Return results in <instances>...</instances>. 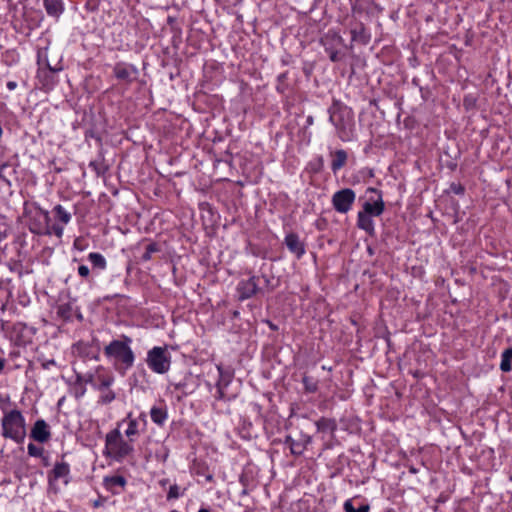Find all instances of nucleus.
<instances>
[{
  "label": "nucleus",
  "instance_id": "obj_61",
  "mask_svg": "<svg viewBox=\"0 0 512 512\" xmlns=\"http://www.w3.org/2000/svg\"><path fill=\"white\" fill-rule=\"evenodd\" d=\"M384 512H396V511L392 508H389V509L385 510Z\"/></svg>",
  "mask_w": 512,
  "mask_h": 512
},
{
  "label": "nucleus",
  "instance_id": "obj_50",
  "mask_svg": "<svg viewBox=\"0 0 512 512\" xmlns=\"http://www.w3.org/2000/svg\"><path fill=\"white\" fill-rule=\"evenodd\" d=\"M204 477H205L206 481H208V482H213V481H214L213 474H212V473H210V472L206 473V474L204 475Z\"/></svg>",
  "mask_w": 512,
  "mask_h": 512
},
{
  "label": "nucleus",
  "instance_id": "obj_5",
  "mask_svg": "<svg viewBox=\"0 0 512 512\" xmlns=\"http://www.w3.org/2000/svg\"><path fill=\"white\" fill-rule=\"evenodd\" d=\"M113 382L114 375L103 366H98L93 373L76 372V384H91L97 390H104V388L110 387Z\"/></svg>",
  "mask_w": 512,
  "mask_h": 512
},
{
  "label": "nucleus",
  "instance_id": "obj_6",
  "mask_svg": "<svg viewBox=\"0 0 512 512\" xmlns=\"http://www.w3.org/2000/svg\"><path fill=\"white\" fill-rule=\"evenodd\" d=\"M146 363L157 374H165L171 365V355L167 347L155 346L147 352Z\"/></svg>",
  "mask_w": 512,
  "mask_h": 512
},
{
  "label": "nucleus",
  "instance_id": "obj_18",
  "mask_svg": "<svg viewBox=\"0 0 512 512\" xmlns=\"http://www.w3.org/2000/svg\"><path fill=\"white\" fill-rule=\"evenodd\" d=\"M330 155L332 157L331 170L336 173L346 165L348 154L345 150L339 149L331 152Z\"/></svg>",
  "mask_w": 512,
  "mask_h": 512
},
{
  "label": "nucleus",
  "instance_id": "obj_63",
  "mask_svg": "<svg viewBox=\"0 0 512 512\" xmlns=\"http://www.w3.org/2000/svg\"><path fill=\"white\" fill-rule=\"evenodd\" d=\"M270 328L273 329V330L277 329V327L275 325H273L272 323H270Z\"/></svg>",
  "mask_w": 512,
  "mask_h": 512
},
{
  "label": "nucleus",
  "instance_id": "obj_27",
  "mask_svg": "<svg viewBox=\"0 0 512 512\" xmlns=\"http://www.w3.org/2000/svg\"><path fill=\"white\" fill-rule=\"evenodd\" d=\"M217 368L219 371V379L216 386L227 388L233 378V373L231 371L224 370L221 366H218Z\"/></svg>",
  "mask_w": 512,
  "mask_h": 512
},
{
  "label": "nucleus",
  "instance_id": "obj_2",
  "mask_svg": "<svg viewBox=\"0 0 512 512\" xmlns=\"http://www.w3.org/2000/svg\"><path fill=\"white\" fill-rule=\"evenodd\" d=\"M329 121L336 129L337 136L343 142L354 138L355 121L354 113L350 107L337 99H333L328 108Z\"/></svg>",
  "mask_w": 512,
  "mask_h": 512
},
{
  "label": "nucleus",
  "instance_id": "obj_26",
  "mask_svg": "<svg viewBox=\"0 0 512 512\" xmlns=\"http://www.w3.org/2000/svg\"><path fill=\"white\" fill-rule=\"evenodd\" d=\"M285 444L289 445L290 447V452L292 455L294 456H300L302 455L304 449H305V445L302 444L301 442H297L295 441L291 436H286L285 438V441H284Z\"/></svg>",
  "mask_w": 512,
  "mask_h": 512
},
{
  "label": "nucleus",
  "instance_id": "obj_29",
  "mask_svg": "<svg viewBox=\"0 0 512 512\" xmlns=\"http://www.w3.org/2000/svg\"><path fill=\"white\" fill-rule=\"evenodd\" d=\"M512 348H508L502 352L500 369L503 372H509L512 369Z\"/></svg>",
  "mask_w": 512,
  "mask_h": 512
},
{
  "label": "nucleus",
  "instance_id": "obj_49",
  "mask_svg": "<svg viewBox=\"0 0 512 512\" xmlns=\"http://www.w3.org/2000/svg\"><path fill=\"white\" fill-rule=\"evenodd\" d=\"M17 87V83L15 81H9L7 82V88L9 90H14Z\"/></svg>",
  "mask_w": 512,
  "mask_h": 512
},
{
  "label": "nucleus",
  "instance_id": "obj_11",
  "mask_svg": "<svg viewBox=\"0 0 512 512\" xmlns=\"http://www.w3.org/2000/svg\"><path fill=\"white\" fill-rule=\"evenodd\" d=\"M367 192L376 194L377 198L365 201L362 206L361 212L371 217H378L384 212L385 209V204L382 199V192L372 187L368 188Z\"/></svg>",
  "mask_w": 512,
  "mask_h": 512
},
{
  "label": "nucleus",
  "instance_id": "obj_15",
  "mask_svg": "<svg viewBox=\"0 0 512 512\" xmlns=\"http://www.w3.org/2000/svg\"><path fill=\"white\" fill-rule=\"evenodd\" d=\"M284 243L288 250L293 253L298 259L305 254V245L300 240L298 234L291 232L285 236Z\"/></svg>",
  "mask_w": 512,
  "mask_h": 512
},
{
  "label": "nucleus",
  "instance_id": "obj_17",
  "mask_svg": "<svg viewBox=\"0 0 512 512\" xmlns=\"http://www.w3.org/2000/svg\"><path fill=\"white\" fill-rule=\"evenodd\" d=\"M357 227L370 236L375 235V226L372 217L361 211H359L357 215Z\"/></svg>",
  "mask_w": 512,
  "mask_h": 512
},
{
  "label": "nucleus",
  "instance_id": "obj_4",
  "mask_svg": "<svg viewBox=\"0 0 512 512\" xmlns=\"http://www.w3.org/2000/svg\"><path fill=\"white\" fill-rule=\"evenodd\" d=\"M106 455L117 462L123 461L134 452L132 442L124 440L119 429H113L106 434Z\"/></svg>",
  "mask_w": 512,
  "mask_h": 512
},
{
  "label": "nucleus",
  "instance_id": "obj_58",
  "mask_svg": "<svg viewBox=\"0 0 512 512\" xmlns=\"http://www.w3.org/2000/svg\"><path fill=\"white\" fill-rule=\"evenodd\" d=\"M183 385L181 383L175 384L176 389H180Z\"/></svg>",
  "mask_w": 512,
  "mask_h": 512
},
{
  "label": "nucleus",
  "instance_id": "obj_57",
  "mask_svg": "<svg viewBox=\"0 0 512 512\" xmlns=\"http://www.w3.org/2000/svg\"><path fill=\"white\" fill-rule=\"evenodd\" d=\"M167 21H168L169 24H172L174 22V18L173 17H168Z\"/></svg>",
  "mask_w": 512,
  "mask_h": 512
},
{
  "label": "nucleus",
  "instance_id": "obj_19",
  "mask_svg": "<svg viewBox=\"0 0 512 512\" xmlns=\"http://www.w3.org/2000/svg\"><path fill=\"white\" fill-rule=\"evenodd\" d=\"M44 7L49 16L56 18L64 11L62 0H44Z\"/></svg>",
  "mask_w": 512,
  "mask_h": 512
},
{
  "label": "nucleus",
  "instance_id": "obj_52",
  "mask_svg": "<svg viewBox=\"0 0 512 512\" xmlns=\"http://www.w3.org/2000/svg\"><path fill=\"white\" fill-rule=\"evenodd\" d=\"M168 483H169V479H167V478L161 479L159 481V484H160L161 487H165Z\"/></svg>",
  "mask_w": 512,
  "mask_h": 512
},
{
  "label": "nucleus",
  "instance_id": "obj_13",
  "mask_svg": "<svg viewBox=\"0 0 512 512\" xmlns=\"http://www.w3.org/2000/svg\"><path fill=\"white\" fill-rule=\"evenodd\" d=\"M321 45L325 51L346 47L343 37L339 32L329 29L320 39Z\"/></svg>",
  "mask_w": 512,
  "mask_h": 512
},
{
  "label": "nucleus",
  "instance_id": "obj_55",
  "mask_svg": "<svg viewBox=\"0 0 512 512\" xmlns=\"http://www.w3.org/2000/svg\"><path fill=\"white\" fill-rule=\"evenodd\" d=\"M43 464H44L45 466H49L48 457H43Z\"/></svg>",
  "mask_w": 512,
  "mask_h": 512
},
{
  "label": "nucleus",
  "instance_id": "obj_14",
  "mask_svg": "<svg viewBox=\"0 0 512 512\" xmlns=\"http://www.w3.org/2000/svg\"><path fill=\"white\" fill-rule=\"evenodd\" d=\"M30 437L37 442L45 443L51 437L49 425L43 419H38L30 432Z\"/></svg>",
  "mask_w": 512,
  "mask_h": 512
},
{
  "label": "nucleus",
  "instance_id": "obj_8",
  "mask_svg": "<svg viewBox=\"0 0 512 512\" xmlns=\"http://www.w3.org/2000/svg\"><path fill=\"white\" fill-rule=\"evenodd\" d=\"M40 65L37 71V80L40 84V88L44 91H50L54 88V86L58 83L57 73L60 69H56L50 66L48 62Z\"/></svg>",
  "mask_w": 512,
  "mask_h": 512
},
{
  "label": "nucleus",
  "instance_id": "obj_59",
  "mask_svg": "<svg viewBox=\"0 0 512 512\" xmlns=\"http://www.w3.org/2000/svg\"><path fill=\"white\" fill-rule=\"evenodd\" d=\"M76 316L79 320H82V314L80 312H78Z\"/></svg>",
  "mask_w": 512,
  "mask_h": 512
},
{
  "label": "nucleus",
  "instance_id": "obj_41",
  "mask_svg": "<svg viewBox=\"0 0 512 512\" xmlns=\"http://www.w3.org/2000/svg\"><path fill=\"white\" fill-rule=\"evenodd\" d=\"M287 80V72H284V73H281L280 75H278L277 77V91L281 92V93H284L285 89H286V82Z\"/></svg>",
  "mask_w": 512,
  "mask_h": 512
},
{
  "label": "nucleus",
  "instance_id": "obj_31",
  "mask_svg": "<svg viewBox=\"0 0 512 512\" xmlns=\"http://www.w3.org/2000/svg\"><path fill=\"white\" fill-rule=\"evenodd\" d=\"M302 383L304 385L305 392L315 393L318 390V382L310 376L304 375Z\"/></svg>",
  "mask_w": 512,
  "mask_h": 512
},
{
  "label": "nucleus",
  "instance_id": "obj_64",
  "mask_svg": "<svg viewBox=\"0 0 512 512\" xmlns=\"http://www.w3.org/2000/svg\"><path fill=\"white\" fill-rule=\"evenodd\" d=\"M319 163H320V165H321V166L323 165V159H322V157H320V158H319Z\"/></svg>",
  "mask_w": 512,
  "mask_h": 512
},
{
  "label": "nucleus",
  "instance_id": "obj_25",
  "mask_svg": "<svg viewBox=\"0 0 512 512\" xmlns=\"http://www.w3.org/2000/svg\"><path fill=\"white\" fill-rule=\"evenodd\" d=\"M88 260L92 264L93 268L104 270L107 266V261L105 257L98 252H91L88 255Z\"/></svg>",
  "mask_w": 512,
  "mask_h": 512
},
{
  "label": "nucleus",
  "instance_id": "obj_10",
  "mask_svg": "<svg viewBox=\"0 0 512 512\" xmlns=\"http://www.w3.org/2000/svg\"><path fill=\"white\" fill-rule=\"evenodd\" d=\"M113 74L120 82L130 85L137 79L139 71L135 65L120 61L115 63Z\"/></svg>",
  "mask_w": 512,
  "mask_h": 512
},
{
  "label": "nucleus",
  "instance_id": "obj_51",
  "mask_svg": "<svg viewBox=\"0 0 512 512\" xmlns=\"http://www.w3.org/2000/svg\"><path fill=\"white\" fill-rule=\"evenodd\" d=\"M5 364H6L5 358L0 356V373H2V371H3L4 367H5Z\"/></svg>",
  "mask_w": 512,
  "mask_h": 512
},
{
  "label": "nucleus",
  "instance_id": "obj_60",
  "mask_svg": "<svg viewBox=\"0 0 512 512\" xmlns=\"http://www.w3.org/2000/svg\"><path fill=\"white\" fill-rule=\"evenodd\" d=\"M198 512H210L208 509L202 508Z\"/></svg>",
  "mask_w": 512,
  "mask_h": 512
},
{
  "label": "nucleus",
  "instance_id": "obj_40",
  "mask_svg": "<svg viewBox=\"0 0 512 512\" xmlns=\"http://www.w3.org/2000/svg\"><path fill=\"white\" fill-rule=\"evenodd\" d=\"M10 170V164L7 163V162H4V163H1L0 164V179L5 181V182H9L8 180V176L11 174L9 172Z\"/></svg>",
  "mask_w": 512,
  "mask_h": 512
},
{
  "label": "nucleus",
  "instance_id": "obj_32",
  "mask_svg": "<svg viewBox=\"0 0 512 512\" xmlns=\"http://www.w3.org/2000/svg\"><path fill=\"white\" fill-rule=\"evenodd\" d=\"M351 38L352 41H361L366 44L368 39L365 36V28L362 24H360L359 28H354L351 30Z\"/></svg>",
  "mask_w": 512,
  "mask_h": 512
},
{
  "label": "nucleus",
  "instance_id": "obj_53",
  "mask_svg": "<svg viewBox=\"0 0 512 512\" xmlns=\"http://www.w3.org/2000/svg\"><path fill=\"white\" fill-rule=\"evenodd\" d=\"M311 441H312L311 436H306L304 442H301V443L304 444L306 447L308 444L311 443Z\"/></svg>",
  "mask_w": 512,
  "mask_h": 512
},
{
  "label": "nucleus",
  "instance_id": "obj_1",
  "mask_svg": "<svg viewBox=\"0 0 512 512\" xmlns=\"http://www.w3.org/2000/svg\"><path fill=\"white\" fill-rule=\"evenodd\" d=\"M131 343L132 339L129 336L122 335L121 339L113 340L104 347V355L122 376L133 366L135 361Z\"/></svg>",
  "mask_w": 512,
  "mask_h": 512
},
{
  "label": "nucleus",
  "instance_id": "obj_24",
  "mask_svg": "<svg viewBox=\"0 0 512 512\" xmlns=\"http://www.w3.org/2000/svg\"><path fill=\"white\" fill-rule=\"evenodd\" d=\"M74 307L71 303H63L57 307V316L64 321H71L74 315Z\"/></svg>",
  "mask_w": 512,
  "mask_h": 512
},
{
  "label": "nucleus",
  "instance_id": "obj_42",
  "mask_svg": "<svg viewBox=\"0 0 512 512\" xmlns=\"http://www.w3.org/2000/svg\"><path fill=\"white\" fill-rule=\"evenodd\" d=\"M450 192L456 194V195H462L465 192V188L460 183H451L449 187Z\"/></svg>",
  "mask_w": 512,
  "mask_h": 512
},
{
  "label": "nucleus",
  "instance_id": "obj_46",
  "mask_svg": "<svg viewBox=\"0 0 512 512\" xmlns=\"http://www.w3.org/2000/svg\"><path fill=\"white\" fill-rule=\"evenodd\" d=\"M195 473L198 476H204L206 473H208V468L204 464H197L195 467Z\"/></svg>",
  "mask_w": 512,
  "mask_h": 512
},
{
  "label": "nucleus",
  "instance_id": "obj_37",
  "mask_svg": "<svg viewBox=\"0 0 512 512\" xmlns=\"http://www.w3.org/2000/svg\"><path fill=\"white\" fill-rule=\"evenodd\" d=\"M159 251V248L156 243H150L146 246V250L142 255L143 261H149L151 259L152 253Z\"/></svg>",
  "mask_w": 512,
  "mask_h": 512
},
{
  "label": "nucleus",
  "instance_id": "obj_47",
  "mask_svg": "<svg viewBox=\"0 0 512 512\" xmlns=\"http://www.w3.org/2000/svg\"><path fill=\"white\" fill-rule=\"evenodd\" d=\"M56 365V362L54 359H49V360H42L41 361V366L43 369L47 370L49 369L51 366H55Z\"/></svg>",
  "mask_w": 512,
  "mask_h": 512
},
{
  "label": "nucleus",
  "instance_id": "obj_43",
  "mask_svg": "<svg viewBox=\"0 0 512 512\" xmlns=\"http://www.w3.org/2000/svg\"><path fill=\"white\" fill-rule=\"evenodd\" d=\"M262 278L264 280V283H265V287L267 289L268 292H272L275 290V288L277 287V284L273 283V278H270L269 276L267 275H262Z\"/></svg>",
  "mask_w": 512,
  "mask_h": 512
},
{
  "label": "nucleus",
  "instance_id": "obj_9",
  "mask_svg": "<svg viewBox=\"0 0 512 512\" xmlns=\"http://www.w3.org/2000/svg\"><path fill=\"white\" fill-rule=\"evenodd\" d=\"M356 198L355 192L350 188H344L334 193L332 197V205L339 213H347Z\"/></svg>",
  "mask_w": 512,
  "mask_h": 512
},
{
  "label": "nucleus",
  "instance_id": "obj_33",
  "mask_svg": "<svg viewBox=\"0 0 512 512\" xmlns=\"http://www.w3.org/2000/svg\"><path fill=\"white\" fill-rule=\"evenodd\" d=\"M185 490H186L185 488L181 490L177 484L171 485L167 492V496H166L167 501L175 500V499H178L179 497L183 496Z\"/></svg>",
  "mask_w": 512,
  "mask_h": 512
},
{
  "label": "nucleus",
  "instance_id": "obj_56",
  "mask_svg": "<svg viewBox=\"0 0 512 512\" xmlns=\"http://www.w3.org/2000/svg\"><path fill=\"white\" fill-rule=\"evenodd\" d=\"M168 457V451L166 450L164 454H162V460L165 461Z\"/></svg>",
  "mask_w": 512,
  "mask_h": 512
},
{
  "label": "nucleus",
  "instance_id": "obj_36",
  "mask_svg": "<svg viewBox=\"0 0 512 512\" xmlns=\"http://www.w3.org/2000/svg\"><path fill=\"white\" fill-rule=\"evenodd\" d=\"M100 391H101V393H102V394H101V396H100V402H101L102 404H109V403H111V402L115 399V397H116V395H115L114 391H112L111 389H109V387H108V388H104V390H100Z\"/></svg>",
  "mask_w": 512,
  "mask_h": 512
},
{
  "label": "nucleus",
  "instance_id": "obj_35",
  "mask_svg": "<svg viewBox=\"0 0 512 512\" xmlns=\"http://www.w3.org/2000/svg\"><path fill=\"white\" fill-rule=\"evenodd\" d=\"M370 506L368 504H363L359 508H354L351 500H347L344 503V511L345 512H369Z\"/></svg>",
  "mask_w": 512,
  "mask_h": 512
},
{
  "label": "nucleus",
  "instance_id": "obj_39",
  "mask_svg": "<svg viewBox=\"0 0 512 512\" xmlns=\"http://www.w3.org/2000/svg\"><path fill=\"white\" fill-rule=\"evenodd\" d=\"M28 454L32 457H42L44 449L42 447H38L33 443L28 444Z\"/></svg>",
  "mask_w": 512,
  "mask_h": 512
},
{
  "label": "nucleus",
  "instance_id": "obj_28",
  "mask_svg": "<svg viewBox=\"0 0 512 512\" xmlns=\"http://www.w3.org/2000/svg\"><path fill=\"white\" fill-rule=\"evenodd\" d=\"M14 330L20 332L23 338L25 337V333H29V336L26 339H18L19 343L26 344L31 342V337L34 334V329L32 327H28L23 323H17L14 326Z\"/></svg>",
  "mask_w": 512,
  "mask_h": 512
},
{
  "label": "nucleus",
  "instance_id": "obj_45",
  "mask_svg": "<svg viewBox=\"0 0 512 512\" xmlns=\"http://www.w3.org/2000/svg\"><path fill=\"white\" fill-rule=\"evenodd\" d=\"M86 392V388H85V385L84 384H76L75 383V397L76 398H80L82 397Z\"/></svg>",
  "mask_w": 512,
  "mask_h": 512
},
{
  "label": "nucleus",
  "instance_id": "obj_48",
  "mask_svg": "<svg viewBox=\"0 0 512 512\" xmlns=\"http://www.w3.org/2000/svg\"><path fill=\"white\" fill-rule=\"evenodd\" d=\"M216 389H217V394H216V398L218 400H224L225 399V393H224V390L225 388H222V387H219V386H216Z\"/></svg>",
  "mask_w": 512,
  "mask_h": 512
},
{
  "label": "nucleus",
  "instance_id": "obj_16",
  "mask_svg": "<svg viewBox=\"0 0 512 512\" xmlns=\"http://www.w3.org/2000/svg\"><path fill=\"white\" fill-rule=\"evenodd\" d=\"M126 484V478L121 475L106 476L103 480L104 487L113 495L120 494L124 490Z\"/></svg>",
  "mask_w": 512,
  "mask_h": 512
},
{
  "label": "nucleus",
  "instance_id": "obj_34",
  "mask_svg": "<svg viewBox=\"0 0 512 512\" xmlns=\"http://www.w3.org/2000/svg\"><path fill=\"white\" fill-rule=\"evenodd\" d=\"M10 226L7 218L0 214V242L7 238Z\"/></svg>",
  "mask_w": 512,
  "mask_h": 512
},
{
  "label": "nucleus",
  "instance_id": "obj_30",
  "mask_svg": "<svg viewBox=\"0 0 512 512\" xmlns=\"http://www.w3.org/2000/svg\"><path fill=\"white\" fill-rule=\"evenodd\" d=\"M55 217L61 221L63 224L69 223L71 219V214L64 209L62 205H56L53 209Z\"/></svg>",
  "mask_w": 512,
  "mask_h": 512
},
{
  "label": "nucleus",
  "instance_id": "obj_22",
  "mask_svg": "<svg viewBox=\"0 0 512 512\" xmlns=\"http://www.w3.org/2000/svg\"><path fill=\"white\" fill-rule=\"evenodd\" d=\"M150 416L155 424L163 426V424L168 418L167 409L153 406L150 410Z\"/></svg>",
  "mask_w": 512,
  "mask_h": 512
},
{
  "label": "nucleus",
  "instance_id": "obj_12",
  "mask_svg": "<svg viewBox=\"0 0 512 512\" xmlns=\"http://www.w3.org/2000/svg\"><path fill=\"white\" fill-rule=\"evenodd\" d=\"M260 291L261 288L258 286V277L254 275L247 280L240 281L237 285L238 299L240 301L250 299Z\"/></svg>",
  "mask_w": 512,
  "mask_h": 512
},
{
  "label": "nucleus",
  "instance_id": "obj_44",
  "mask_svg": "<svg viewBox=\"0 0 512 512\" xmlns=\"http://www.w3.org/2000/svg\"><path fill=\"white\" fill-rule=\"evenodd\" d=\"M78 274L80 277L88 279V277L90 276V269L86 265H80L78 267Z\"/></svg>",
  "mask_w": 512,
  "mask_h": 512
},
{
  "label": "nucleus",
  "instance_id": "obj_23",
  "mask_svg": "<svg viewBox=\"0 0 512 512\" xmlns=\"http://www.w3.org/2000/svg\"><path fill=\"white\" fill-rule=\"evenodd\" d=\"M44 221H45V231L44 233L47 235L55 234L58 237H61L63 234V227L57 224L49 225L50 216L47 211H41Z\"/></svg>",
  "mask_w": 512,
  "mask_h": 512
},
{
  "label": "nucleus",
  "instance_id": "obj_20",
  "mask_svg": "<svg viewBox=\"0 0 512 512\" xmlns=\"http://www.w3.org/2000/svg\"><path fill=\"white\" fill-rule=\"evenodd\" d=\"M317 431L320 433H334L337 429V423L334 419L321 417L316 421Z\"/></svg>",
  "mask_w": 512,
  "mask_h": 512
},
{
  "label": "nucleus",
  "instance_id": "obj_7",
  "mask_svg": "<svg viewBox=\"0 0 512 512\" xmlns=\"http://www.w3.org/2000/svg\"><path fill=\"white\" fill-rule=\"evenodd\" d=\"M59 479H63L65 485L70 482V465L65 461L56 462L53 469L47 474L49 489L55 494L59 491L56 485Z\"/></svg>",
  "mask_w": 512,
  "mask_h": 512
},
{
  "label": "nucleus",
  "instance_id": "obj_54",
  "mask_svg": "<svg viewBox=\"0 0 512 512\" xmlns=\"http://www.w3.org/2000/svg\"><path fill=\"white\" fill-rule=\"evenodd\" d=\"M140 420L143 422L144 425L146 424V415H145V413H141L140 414V416L138 418V421H140Z\"/></svg>",
  "mask_w": 512,
  "mask_h": 512
},
{
  "label": "nucleus",
  "instance_id": "obj_38",
  "mask_svg": "<svg viewBox=\"0 0 512 512\" xmlns=\"http://www.w3.org/2000/svg\"><path fill=\"white\" fill-rule=\"evenodd\" d=\"M325 52L328 54L330 61L334 63L342 61L345 56L339 49L328 50Z\"/></svg>",
  "mask_w": 512,
  "mask_h": 512
},
{
  "label": "nucleus",
  "instance_id": "obj_3",
  "mask_svg": "<svg viewBox=\"0 0 512 512\" xmlns=\"http://www.w3.org/2000/svg\"><path fill=\"white\" fill-rule=\"evenodd\" d=\"M2 436L19 444L24 441L26 437V423L19 410L14 409L4 414L2 418Z\"/></svg>",
  "mask_w": 512,
  "mask_h": 512
},
{
  "label": "nucleus",
  "instance_id": "obj_21",
  "mask_svg": "<svg viewBox=\"0 0 512 512\" xmlns=\"http://www.w3.org/2000/svg\"><path fill=\"white\" fill-rule=\"evenodd\" d=\"M128 421V427L125 431V435L130 439V442H133V437L138 436L140 433L139 430V421L138 419L132 418V413H128L126 419L124 421Z\"/></svg>",
  "mask_w": 512,
  "mask_h": 512
},
{
  "label": "nucleus",
  "instance_id": "obj_62",
  "mask_svg": "<svg viewBox=\"0 0 512 512\" xmlns=\"http://www.w3.org/2000/svg\"><path fill=\"white\" fill-rule=\"evenodd\" d=\"M410 472H412V473H416V472H417V470H416L414 467H411V468H410Z\"/></svg>",
  "mask_w": 512,
  "mask_h": 512
}]
</instances>
